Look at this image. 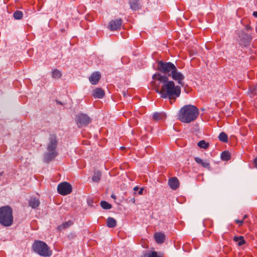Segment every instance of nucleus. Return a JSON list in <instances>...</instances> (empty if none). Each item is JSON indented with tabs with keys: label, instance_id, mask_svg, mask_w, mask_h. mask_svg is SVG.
<instances>
[{
	"label": "nucleus",
	"instance_id": "1",
	"mask_svg": "<svg viewBox=\"0 0 257 257\" xmlns=\"http://www.w3.org/2000/svg\"><path fill=\"white\" fill-rule=\"evenodd\" d=\"M151 82L154 89L161 94L162 98H168L170 101L180 96L181 88L176 86L173 81H169L168 78L160 73H157L152 76Z\"/></svg>",
	"mask_w": 257,
	"mask_h": 257
},
{
	"label": "nucleus",
	"instance_id": "6",
	"mask_svg": "<svg viewBox=\"0 0 257 257\" xmlns=\"http://www.w3.org/2000/svg\"><path fill=\"white\" fill-rule=\"evenodd\" d=\"M175 67V65L171 62H164L160 61L158 63V70L169 76Z\"/></svg>",
	"mask_w": 257,
	"mask_h": 257
},
{
	"label": "nucleus",
	"instance_id": "8",
	"mask_svg": "<svg viewBox=\"0 0 257 257\" xmlns=\"http://www.w3.org/2000/svg\"><path fill=\"white\" fill-rule=\"evenodd\" d=\"M76 120L79 127L87 125L91 121V119L87 115L83 113L77 115Z\"/></svg>",
	"mask_w": 257,
	"mask_h": 257
},
{
	"label": "nucleus",
	"instance_id": "28",
	"mask_svg": "<svg viewBox=\"0 0 257 257\" xmlns=\"http://www.w3.org/2000/svg\"><path fill=\"white\" fill-rule=\"evenodd\" d=\"M23 16V13L20 11H16L13 14L14 18L16 20H20L22 18Z\"/></svg>",
	"mask_w": 257,
	"mask_h": 257
},
{
	"label": "nucleus",
	"instance_id": "32",
	"mask_svg": "<svg viewBox=\"0 0 257 257\" xmlns=\"http://www.w3.org/2000/svg\"><path fill=\"white\" fill-rule=\"evenodd\" d=\"M235 222L238 224H239V226H241L243 224V219L242 220H238V219H236L235 220Z\"/></svg>",
	"mask_w": 257,
	"mask_h": 257
},
{
	"label": "nucleus",
	"instance_id": "38",
	"mask_svg": "<svg viewBox=\"0 0 257 257\" xmlns=\"http://www.w3.org/2000/svg\"><path fill=\"white\" fill-rule=\"evenodd\" d=\"M247 217V215H244L243 216V220H244L245 218H246Z\"/></svg>",
	"mask_w": 257,
	"mask_h": 257
},
{
	"label": "nucleus",
	"instance_id": "34",
	"mask_svg": "<svg viewBox=\"0 0 257 257\" xmlns=\"http://www.w3.org/2000/svg\"><path fill=\"white\" fill-rule=\"evenodd\" d=\"M143 188H141L139 191V194L142 195L143 194Z\"/></svg>",
	"mask_w": 257,
	"mask_h": 257
},
{
	"label": "nucleus",
	"instance_id": "27",
	"mask_svg": "<svg viewBox=\"0 0 257 257\" xmlns=\"http://www.w3.org/2000/svg\"><path fill=\"white\" fill-rule=\"evenodd\" d=\"M198 146L200 148L204 149H207L209 147V144L206 143L205 141L202 140L199 141L197 144Z\"/></svg>",
	"mask_w": 257,
	"mask_h": 257
},
{
	"label": "nucleus",
	"instance_id": "35",
	"mask_svg": "<svg viewBox=\"0 0 257 257\" xmlns=\"http://www.w3.org/2000/svg\"><path fill=\"white\" fill-rule=\"evenodd\" d=\"M252 15L254 17L257 18V11L253 12Z\"/></svg>",
	"mask_w": 257,
	"mask_h": 257
},
{
	"label": "nucleus",
	"instance_id": "22",
	"mask_svg": "<svg viewBox=\"0 0 257 257\" xmlns=\"http://www.w3.org/2000/svg\"><path fill=\"white\" fill-rule=\"evenodd\" d=\"M51 75L53 78L58 79L61 77L62 73L60 70H59L57 69H55L52 70Z\"/></svg>",
	"mask_w": 257,
	"mask_h": 257
},
{
	"label": "nucleus",
	"instance_id": "37",
	"mask_svg": "<svg viewBox=\"0 0 257 257\" xmlns=\"http://www.w3.org/2000/svg\"><path fill=\"white\" fill-rule=\"evenodd\" d=\"M111 197V198H112L113 199H115L116 198V197H115V196L114 194H112Z\"/></svg>",
	"mask_w": 257,
	"mask_h": 257
},
{
	"label": "nucleus",
	"instance_id": "7",
	"mask_svg": "<svg viewBox=\"0 0 257 257\" xmlns=\"http://www.w3.org/2000/svg\"><path fill=\"white\" fill-rule=\"evenodd\" d=\"M72 189L71 185L66 182L59 184L57 187L58 192L62 195L70 194L72 192Z\"/></svg>",
	"mask_w": 257,
	"mask_h": 257
},
{
	"label": "nucleus",
	"instance_id": "12",
	"mask_svg": "<svg viewBox=\"0 0 257 257\" xmlns=\"http://www.w3.org/2000/svg\"><path fill=\"white\" fill-rule=\"evenodd\" d=\"M194 159L197 163L201 165L203 167L208 170L211 169L210 163L207 160L201 159L199 157H195Z\"/></svg>",
	"mask_w": 257,
	"mask_h": 257
},
{
	"label": "nucleus",
	"instance_id": "17",
	"mask_svg": "<svg viewBox=\"0 0 257 257\" xmlns=\"http://www.w3.org/2000/svg\"><path fill=\"white\" fill-rule=\"evenodd\" d=\"M154 238L158 243L161 244L164 242L165 236L162 233L157 232L154 234Z\"/></svg>",
	"mask_w": 257,
	"mask_h": 257
},
{
	"label": "nucleus",
	"instance_id": "15",
	"mask_svg": "<svg viewBox=\"0 0 257 257\" xmlns=\"http://www.w3.org/2000/svg\"><path fill=\"white\" fill-rule=\"evenodd\" d=\"M129 4L131 9L133 11H137L141 9L139 0H130Z\"/></svg>",
	"mask_w": 257,
	"mask_h": 257
},
{
	"label": "nucleus",
	"instance_id": "30",
	"mask_svg": "<svg viewBox=\"0 0 257 257\" xmlns=\"http://www.w3.org/2000/svg\"><path fill=\"white\" fill-rule=\"evenodd\" d=\"M143 257H161L158 254V253L155 251H150L148 253L145 254Z\"/></svg>",
	"mask_w": 257,
	"mask_h": 257
},
{
	"label": "nucleus",
	"instance_id": "21",
	"mask_svg": "<svg viewBox=\"0 0 257 257\" xmlns=\"http://www.w3.org/2000/svg\"><path fill=\"white\" fill-rule=\"evenodd\" d=\"M116 225V221L112 217H108L107 219V226L110 228L114 227Z\"/></svg>",
	"mask_w": 257,
	"mask_h": 257
},
{
	"label": "nucleus",
	"instance_id": "2",
	"mask_svg": "<svg viewBox=\"0 0 257 257\" xmlns=\"http://www.w3.org/2000/svg\"><path fill=\"white\" fill-rule=\"evenodd\" d=\"M199 115V110L192 105H186L182 107L179 112L178 118L182 122L190 123L194 121Z\"/></svg>",
	"mask_w": 257,
	"mask_h": 257
},
{
	"label": "nucleus",
	"instance_id": "24",
	"mask_svg": "<svg viewBox=\"0 0 257 257\" xmlns=\"http://www.w3.org/2000/svg\"><path fill=\"white\" fill-rule=\"evenodd\" d=\"M218 139L219 141L226 143L228 141V136L225 133L222 132L219 134Z\"/></svg>",
	"mask_w": 257,
	"mask_h": 257
},
{
	"label": "nucleus",
	"instance_id": "9",
	"mask_svg": "<svg viewBox=\"0 0 257 257\" xmlns=\"http://www.w3.org/2000/svg\"><path fill=\"white\" fill-rule=\"evenodd\" d=\"M170 76H171L173 79L177 81L178 84L183 85L184 76L181 72L178 71L176 67H175Z\"/></svg>",
	"mask_w": 257,
	"mask_h": 257
},
{
	"label": "nucleus",
	"instance_id": "25",
	"mask_svg": "<svg viewBox=\"0 0 257 257\" xmlns=\"http://www.w3.org/2000/svg\"><path fill=\"white\" fill-rule=\"evenodd\" d=\"M221 158L223 161H228L230 159V155L228 152L224 151L221 153Z\"/></svg>",
	"mask_w": 257,
	"mask_h": 257
},
{
	"label": "nucleus",
	"instance_id": "13",
	"mask_svg": "<svg viewBox=\"0 0 257 257\" xmlns=\"http://www.w3.org/2000/svg\"><path fill=\"white\" fill-rule=\"evenodd\" d=\"M100 74L99 72H96L92 73L89 77V81L93 85H95L97 83L100 79Z\"/></svg>",
	"mask_w": 257,
	"mask_h": 257
},
{
	"label": "nucleus",
	"instance_id": "36",
	"mask_svg": "<svg viewBox=\"0 0 257 257\" xmlns=\"http://www.w3.org/2000/svg\"><path fill=\"white\" fill-rule=\"evenodd\" d=\"M139 189V188L138 187H137V186L135 187H134V190L135 191H138Z\"/></svg>",
	"mask_w": 257,
	"mask_h": 257
},
{
	"label": "nucleus",
	"instance_id": "4",
	"mask_svg": "<svg viewBox=\"0 0 257 257\" xmlns=\"http://www.w3.org/2000/svg\"><path fill=\"white\" fill-rule=\"evenodd\" d=\"M13 223V210L9 206L0 207V224L8 227Z\"/></svg>",
	"mask_w": 257,
	"mask_h": 257
},
{
	"label": "nucleus",
	"instance_id": "33",
	"mask_svg": "<svg viewBox=\"0 0 257 257\" xmlns=\"http://www.w3.org/2000/svg\"><path fill=\"white\" fill-rule=\"evenodd\" d=\"M254 164L256 168H257V158H255L254 160Z\"/></svg>",
	"mask_w": 257,
	"mask_h": 257
},
{
	"label": "nucleus",
	"instance_id": "3",
	"mask_svg": "<svg viewBox=\"0 0 257 257\" xmlns=\"http://www.w3.org/2000/svg\"><path fill=\"white\" fill-rule=\"evenodd\" d=\"M58 143L57 137L52 135L50 136L47 144V152L44 156V160L46 162H49L53 160L58 155L57 147Z\"/></svg>",
	"mask_w": 257,
	"mask_h": 257
},
{
	"label": "nucleus",
	"instance_id": "10",
	"mask_svg": "<svg viewBox=\"0 0 257 257\" xmlns=\"http://www.w3.org/2000/svg\"><path fill=\"white\" fill-rule=\"evenodd\" d=\"M122 23L121 19L111 20L108 24V28L111 31H115L119 29L121 26Z\"/></svg>",
	"mask_w": 257,
	"mask_h": 257
},
{
	"label": "nucleus",
	"instance_id": "26",
	"mask_svg": "<svg viewBox=\"0 0 257 257\" xmlns=\"http://www.w3.org/2000/svg\"><path fill=\"white\" fill-rule=\"evenodd\" d=\"M249 91L251 97L257 95V86H250L249 88Z\"/></svg>",
	"mask_w": 257,
	"mask_h": 257
},
{
	"label": "nucleus",
	"instance_id": "39",
	"mask_svg": "<svg viewBox=\"0 0 257 257\" xmlns=\"http://www.w3.org/2000/svg\"><path fill=\"white\" fill-rule=\"evenodd\" d=\"M123 95L125 96V93L124 92H123Z\"/></svg>",
	"mask_w": 257,
	"mask_h": 257
},
{
	"label": "nucleus",
	"instance_id": "18",
	"mask_svg": "<svg viewBox=\"0 0 257 257\" xmlns=\"http://www.w3.org/2000/svg\"><path fill=\"white\" fill-rule=\"evenodd\" d=\"M165 117V114L163 112H155L153 115V118L156 121L164 119Z\"/></svg>",
	"mask_w": 257,
	"mask_h": 257
},
{
	"label": "nucleus",
	"instance_id": "14",
	"mask_svg": "<svg viewBox=\"0 0 257 257\" xmlns=\"http://www.w3.org/2000/svg\"><path fill=\"white\" fill-rule=\"evenodd\" d=\"M104 91L100 88H96L92 91V96L95 98H101L104 95Z\"/></svg>",
	"mask_w": 257,
	"mask_h": 257
},
{
	"label": "nucleus",
	"instance_id": "5",
	"mask_svg": "<svg viewBox=\"0 0 257 257\" xmlns=\"http://www.w3.org/2000/svg\"><path fill=\"white\" fill-rule=\"evenodd\" d=\"M33 250L43 256H50L52 255V251L48 245L42 241H35L33 245Z\"/></svg>",
	"mask_w": 257,
	"mask_h": 257
},
{
	"label": "nucleus",
	"instance_id": "23",
	"mask_svg": "<svg viewBox=\"0 0 257 257\" xmlns=\"http://www.w3.org/2000/svg\"><path fill=\"white\" fill-rule=\"evenodd\" d=\"M101 176V173L99 171H97L94 173V175L92 178V180L93 182H98Z\"/></svg>",
	"mask_w": 257,
	"mask_h": 257
},
{
	"label": "nucleus",
	"instance_id": "19",
	"mask_svg": "<svg viewBox=\"0 0 257 257\" xmlns=\"http://www.w3.org/2000/svg\"><path fill=\"white\" fill-rule=\"evenodd\" d=\"M72 224L73 223L71 220L65 222L58 226V229L59 230H61L62 229L67 228L69 227H70Z\"/></svg>",
	"mask_w": 257,
	"mask_h": 257
},
{
	"label": "nucleus",
	"instance_id": "16",
	"mask_svg": "<svg viewBox=\"0 0 257 257\" xmlns=\"http://www.w3.org/2000/svg\"><path fill=\"white\" fill-rule=\"evenodd\" d=\"M29 204L32 208L35 209L40 205V201L38 198L34 197H31L29 200Z\"/></svg>",
	"mask_w": 257,
	"mask_h": 257
},
{
	"label": "nucleus",
	"instance_id": "29",
	"mask_svg": "<svg viewBox=\"0 0 257 257\" xmlns=\"http://www.w3.org/2000/svg\"><path fill=\"white\" fill-rule=\"evenodd\" d=\"M100 205L104 209H109L111 208V205L105 201H101Z\"/></svg>",
	"mask_w": 257,
	"mask_h": 257
},
{
	"label": "nucleus",
	"instance_id": "11",
	"mask_svg": "<svg viewBox=\"0 0 257 257\" xmlns=\"http://www.w3.org/2000/svg\"><path fill=\"white\" fill-rule=\"evenodd\" d=\"M168 185L172 189L176 190L179 186V180L175 177H172L169 180Z\"/></svg>",
	"mask_w": 257,
	"mask_h": 257
},
{
	"label": "nucleus",
	"instance_id": "31",
	"mask_svg": "<svg viewBox=\"0 0 257 257\" xmlns=\"http://www.w3.org/2000/svg\"><path fill=\"white\" fill-rule=\"evenodd\" d=\"M246 38H247V39H246V43L244 44V46H247V45H248V44L250 43V37H249V36H247H247H246Z\"/></svg>",
	"mask_w": 257,
	"mask_h": 257
},
{
	"label": "nucleus",
	"instance_id": "20",
	"mask_svg": "<svg viewBox=\"0 0 257 257\" xmlns=\"http://www.w3.org/2000/svg\"><path fill=\"white\" fill-rule=\"evenodd\" d=\"M233 240L235 242H237V244L239 246H241L245 243V240L242 236H235L233 237Z\"/></svg>",
	"mask_w": 257,
	"mask_h": 257
}]
</instances>
